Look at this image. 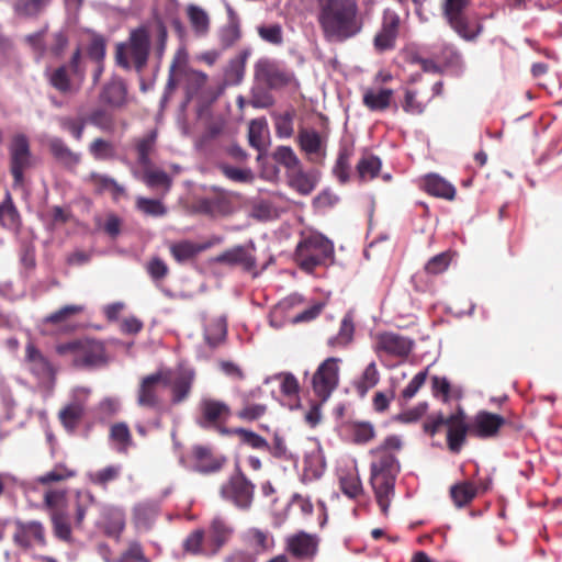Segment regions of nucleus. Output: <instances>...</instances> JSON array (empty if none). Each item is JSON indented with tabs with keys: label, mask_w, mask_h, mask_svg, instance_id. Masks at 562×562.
Returning <instances> with one entry per match:
<instances>
[{
	"label": "nucleus",
	"mask_w": 562,
	"mask_h": 562,
	"mask_svg": "<svg viewBox=\"0 0 562 562\" xmlns=\"http://www.w3.org/2000/svg\"><path fill=\"white\" fill-rule=\"evenodd\" d=\"M401 448V438L392 435L386 437L382 445L370 450L373 458L370 464V485L384 515L387 514L394 497L395 482L401 470L400 462L393 451H398Z\"/></svg>",
	"instance_id": "f257e3e1"
},
{
	"label": "nucleus",
	"mask_w": 562,
	"mask_h": 562,
	"mask_svg": "<svg viewBox=\"0 0 562 562\" xmlns=\"http://www.w3.org/2000/svg\"><path fill=\"white\" fill-rule=\"evenodd\" d=\"M317 21L325 38L345 42L362 30L357 0H321Z\"/></svg>",
	"instance_id": "f03ea898"
},
{
	"label": "nucleus",
	"mask_w": 562,
	"mask_h": 562,
	"mask_svg": "<svg viewBox=\"0 0 562 562\" xmlns=\"http://www.w3.org/2000/svg\"><path fill=\"white\" fill-rule=\"evenodd\" d=\"M150 53V33L144 25L130 32L126 42L116 45V64L125 70L134 68L142 72L148 63Z\"/></svg>",
	"instance_id": "7ed1b4c3"
},
{
	"label": "nucleus",
	"mask_w": 562,
	"mask_h": 562,
	"mask_svg": "<svg viewBox=\"0 0 562 562\" xmlns=\"http://www.w3.org/2000/svg\"><path fill=\"white\" fill-rule=\"evenodd\" d=\"M333 257V243L315 232L304 234L295 249V259L305 271H312L317 266L325 265Z\"/></svg>",
	"instance_id": "20e7f679"
},
{
	"label": "nucleus",
	"mask_w": 562,
	"mask_h": 562,
	"mask_svg": "<svg viewBox=\"0 0 562 562\" xmlns=\"http://www.w3.org/2000/svg\"><path fill=\"white\" fill-rule=\"evenodd\" d=\"M470 0H445L442 14L448 25L465 42H475L484 26L479 19L470 18L465 9Z\"/></svg>",
	"instance_id": "39448f33"
},
{
	"label": "nucleus",
	"mask_w": 562,
	"mask_h": 562,
	"mask_svg": "<svg viewBox=\"0 0 562 562\" xmlns=\"http://www.w3.org/2000/svg\"><path fill=\"white\" fill-rule=\"evenodd\" d=\"M60 356H70L76 367H99L108 362L104 345L94 339L72 340L56 346Z\"/></svg>",
	"instance_id": "423d86ee"
},
{
	"label": "nucleus",
	"mask_w": 562,
	"mask_h": 562,
	"mask_svg": "<svg viewBox=\"0 0 562 562\" xmlns=\"http://www.w3.org/2000/svg\"><path fill=\"white\" fill-rule=\"evenodd\" d=\"M52 87L64 94H72L80 90L85 77L86 68L81 63L80 49H77L68 65H61L55 69L46 71Z\"/></svg>",
	"instance_id": "0eeeda50"
},
{
	"label": "nucleus",
	"mask_w": 562,
	"mask_h": 562,
	"mask_svg": "<svg viewBox=\"0 0 562 562\" xmlns=\"http://www.w3.org/2000/svg\"><path fill=\"white\" fill-rule=\"evenodd\" d=\"M220 496L239 510H249L254 502L255 484L237 467L228 480L221 485Z\"/></svg>",
	"instance_id": "6e6552de"
},
{
	"label": "nucleus",
	"mask_w": 562,
	"mask_h": 562,
	"mask_svg": "<svg viewBox=\"0 0 562 562\" xmlns=\"http://www.w3.org/2000/svg\"><path fill=\"white\" fill-rule=\"evenodd\" d=\"M8 149L13 186L20 187L24 182V172L32 166V151L29 137L23 133L14 134Z\"/></svg>",
	"instance_id": "1a4fd4ad"
},
{
	"label": "nucleus",
	"mask_w": 562,
	"mask_h": 562,
	"mask_svg": "<svg viewBox=\"0 0 562 562\" xmlns=\"http://www.w3.org/2000/svg\"><path fill=\"white\" fill-rule=\"evenodd\" d=\"M339 361L340 360L338 358H327L319 364L313 374V391L322 402H326L330 397L334 390L338 386Z\"/></svg>",
	"instance_id": "9d476101"
},
{
	"label": "nucleus",
	"mask_w": 562,
	"mask_h": 562,
	"mask_svg": "<svg viewBox=\"0 0 562 562\" xmlns=\"http://www.w3.org/2000/svg\"><path fill=\"white\" fill-rule=\"evenodd\" d=\"M255 76L271 89H278L290 85L294 80V74L277 60L260 58L255 65Z\"/></svg>",
	"instance_id": "9b49d317"
},
{
	"label": "nucleus",
	"mask_w": 562,
	"mask_h": 562,
	"mask_svg": "<svg viewBox=\"0 0 562 562\" xmlns=\"http://www.w3.org/2000/svg\"><path fill=\"white\" fill-rule=\"evenodd\" d=\"M198 409L195 422L203 429L215 428L231 416V408L225 402L211 397H203Z\"/></svg>",
	"instance_id": "f8f14e48"
},
{
	"label": "nucleus",
	"mask_w": 562,
	"mask_h": 562,
	"mask_svg": "<svg viewBox=\"0 0 562 562\" xmlns=\"http://www.w3.org/2000/svg\"><path fill=\"white\" fill-rule=\"evenodd\" d=\"M401 18L392 9H385L382 15V24L380 31L374 36V48L382 53L391 50L395 47L398 35Z\"/></svg>",
	"instance_id": "ddd939ff"
},
{
	"label": "nucleus",
	"mask_w": 562,
	"mask_h": 562,
	"mask_svg": "<svg viewBox=\"0 0 562 562\" xmlns=\"http://www.w3.org/2000/svg\"><path fill=\"white\" fill-rule=\"evenodd\" d=\"M24 364L40 381H49L54 379L55 370L53 364L33 341H29L25 345Z\"/></svg>",
	"instance_id": "4468645a"
},
{
	"label": "nucleus",
	"mask_w": 562,
	"mask_h": 562,
	"mask_svg": "<svg viewBox=\"0 0 562 562\" xmlns=\"http://www.w3.org/2000/svg\"><path fill=\"white\" fill-rule=\"evenodd\" d=\"M13 542L15 546L22 549H30L35 546H44L45 531L43 525L35 520L27 522L16 520Z\"/></svg>",
	"instance_id": "2eb2a0df"
},
{
	"label": "nucleus",
	"mask_w": 562,
	"mask_h": 562,
	"mask_svg": "<svg viewBox=\"0 0 562 562\" xmlns=\"http://www.w3.org/2000/svg\"><path fill=\"white\" fill-rule=\"evenodd\" d=\"M168 385L169 379H166L162 372H156L142 379L137 390V404L146 408H156L159 405L158 386Z\"/></svg>",
	"instance_id": "dca6fc26"
},
{
	"label": "nucleus",
	"mask_w": 562,
	"mask_h": 562,
	"mask_svg": "<svg viewBox=\"0 0 562 562\" xmlns=\"http://www.w3.org/2000/svg\"><path fill=\"white\" fill-rule=\"evenodd\" d=\"M299 146L312 162H319L326 156V139L314 128H301L297 134Z\"/></svg>",
	"instance_id": "f3484780"
},
{
	"label": "nucleus",
	"mask_w": 562,
	"mask_h": 562,
	"mask_svg": "<svg viewBox=\"0 0 562 562\" xmlns=\"http://www.w3.org/2000/svg\"><path fill=\"white\" fill-rule=\"evenodd\" d=\"M378 350L387 355L405 358L414 346L413 340L395 333H383L378 337Z\"/></svg>",
	"instance_id": "a211bd4d"
},
{
	"label": "nucleus",
	"mask_w": 562,
	"mask_h": 562,
	"mask_svg": "<svg viewBox=\"0 0 562 562\" xmlns=\"http://www.w3.org/2000/svg\"><path fill=\"white\" fill-rule=\"evenodd\" d=\"M192 454L194 459L193 470L204 474L220 471L226 461L225 457L215 456L207 446H194Z\"/></svg>",
	"instance_id": "6ab92c4d"
},
{
	"label": "nucleus",
	"mask_w": 562,
	"mask_h": 562,
	"mask_svg": "<svg viewBox=\"0 0 562 562\" xmlns=\"http://www.w3.org/2000/svg\"><path fill=\"white\" fill-rule=\"evenodd\" d=\"M214 261L227 266H241L246 270H250L256 266V259L250 249L241 245L225 250Z\"/></svg>",
	"instance_id": "aec40b11"
},
{
	"label": "nucleus",
	"mask_w": 562,
	"mask_h": 562,
	"mask_svg": "<svg viewBox=\"0 0 562 562\" xmlns=\"http://www.w3.org/2000/svg\"><path fill=\"white\" fill-rule=\"evenodd\" d=\"M234 533V528L223 517L216 516L210 524L209 541L211 544V553L217 554L223 546H225Z\"/></svg>",
	"instance_id": "412c9836"
},
{
	"label": "nucleus",
	"mask_w": 562,
	"mask_h": 562,
	"mask_svg": "<svg viewBox=\"0 0 562 562\" xmlns=\"http://www.w3.org/2000/svg\"><path fill=\"white\" fill-rule=\"evenodd\" d=\"M142 170L143 172H139L136 167H132L133 176L136 179L142 180L148 188H164V194L169 192L172 184V179L166 171L154 169L153 167H143Z\"/></svg>",
	"instance_id": "4be33fe9"
},
{
	"label": "nucleus",
	"mask_w": 562,
	"mask_h": 562,
	"mask_svg": "<svg viewBox=\"0 0 562 562\" xmlns=\"http://www.w3.org/2000/svg\"><path fill=\"white\" fill-rule=\"evenodd\" d=\"M394 91L390 88H367L363 91L362 103L373 112L385 111L392 102Z\"/></svg>",
	"instance_id": "5701e85b"
},
{
	"label": "nucleus",
	"mask_w": 562,
	"mask_h": 562,
	"mask_svg": "<svg viewBox=\"0 0 562 562\" xmlns=\"http://www.w3.org/2000/svg\"><path fill=\"white\" fill-rule=\"evenodd\" d=\"M186 14L191 30L196 37L204 38L210 34L211 18L202 7L190 3L186 8Z\"/></svg>",
	"instance_id": "b1692460"
},
{
	"label": "nucleus",
	"mask_w": 562,
	"mask_h": 562,
	"mask_svg": "<svg viewBox=\"0 0 562 562\" xmlns=\"http://www.w3.org/2000/svg\"><path fill=\"white\" fill-rule=\"evenodd\" d=\"M291 188L302 195H308L314 191L318 182L317 172L305 171L302 166L286 175Z\"/></svg>",
	"instance_id": "393cba45"
},
{
	"label": "nucleus",
	"mask_w": 562,
	"mask_h": 562,
	"mask_svg": "<svg viewBox=\"0 0 562 562\" xmlns=\"http://www.w3.org/2000/svg\"><path fill=\"white\" fill-rule=\"evenodd\" d=\"M195 373L192 369H179L172 383V403L179 404L183 402L190 394Z\"/></svg>",
	"instance_id": "a878e982"
},
{
	"label": "nucleus",
	"mask_w": 562,
	"mask_h": 562,
	"mask_svg": "<svg viewBox=\"0 0 562 562\" xmlns=\"http://www.w3.org/2000/svg\"><path fill=\"white\" fill-rule=\"evenodd\" d=\"M157 142V132L155 130L149 131L142 137L134 140V148L136 151V164L140 168L153 167L150 155L155 151Z\"/></svg>",
	"instance_id": "bb28decb"
},
{
	"label": "nucleus",
	"mask_w": 562,
	"mask_h": 562,
	"mask_svg": "<svg viewBox=\"0 0 562 562\" xmlns=\"http://www.w3.org/2000/svg\"><path fill=\"white\" fill-rule=\"evenodd\" d=\"M183 551L191 555H204L213 557L211 553L210 541L205 536V531L202 528L194 529L190 532L182 542Z\"/></svg>",
	"instance_id": "cd10ccee"
},
{
	"label": "nucleus",
	"mask_w": 562,
	"mask_h": 562,
	"mask_svg": "<svg viewBox=\"0 0 562 562\" xmlns=\"http://www.w3.org/2000/svg\"><path fill=\"white\" fill-rule=\"evenodd\" d=\"M447 441L449 449L458 453L460 452L467 437L468 427L461 416H449Z\"/></svg>",
	"instance_id": "c85d7f7f"
},
{
	"label": "nucleus",
	"mask_w": 562,
	"mask_h": 562,
	"mask_svg": "<svg viewBox=\"0 0 562 562\" xmlns=\"http://www.w3.org/2000/svg\"><path fill=\"white\" fill-rule=\"evenodd\" d=\"M102 525L108 536H119L125 526L124 513L113 506L102 505L100 508Z\"/></svg>",
	"instance_id": "c756f323"
},
{
	"label": "nucleus",
	"mask_w": 562,
	"mask_h": 562,
	"mask_svg": "<svg viewBox=\"0 0 562 562\" xmlns=\"http://www.w3.org/2000/svg\"><path fill=\"white\" fill-rule=\"evenodd\" d=\"M326 462L321 448H314L304 457L303 480L314 481L319 479L325 471Z\"/></svg>",
	"instance_id": "7c9ffc66"
},
{
	"label": "nucleus",
	"mask_w": 562,
	"mask_h": 562,
	"mask_svg": "<svg viewBox=\"0 0 562 562\" xmlns=\"http://www.w3.org/2000/svg\"><path fill=\"white\" fill-rule=\"evenodd\" d=\"M504 422V418L499 415L483 412L475 417L472 430L479 437H492L498 431Z\"/></svg>",
	"instance_id": "2f4dec72"
},
{
	"label": "nucleus",
	"mask_w": 562,
	"mask_h": 562,
	"mask_svg": "<svg viewBox=\"0 0 562 562\" xmlns=\"http://www.w3.org/2000/svg\"><path fill=\"white\" fill-rule=\"evenodd\" d=\"M0 225L12 232H19L21 226L20 213L9 191H5L4 199L0 203Z\"/></svg>",
	"instance_id": "473e14b6"
},
{
	"label": "nucleus",
	"mask_w": 562,
	"mask_h": 562,
	"mask_svg": "<svg viewBox=\"0 0 562 562\" xmlns=\"http://www.w3.org/2000/svg\"><path fill=\"white\" fill-rule=\"evenodd\" d=\"M110 440L119 453H127L135 447L128 425L124 422L115 423L110 427Z\"/></svg>",
	"instance_id": "72a5a7b5"
},
{
	"label": "nucleus",
	"mask_w": 562,
	"mask_h": 562,
	"mask_svg": "<svg viewBox=\"0 0 562 562\" xmlns=\"http://www.w3.org/2000/svg\"><path fill=\"white\" fill-rule=\"evenodd\" d=\"M425 190L437 198L452 200L456 195V188L438 175H428L424 180Z\"/></svg>",
	"instance_id": "f704fd0d"
},
{
	"label": "nucleus",
	"mask_w": 562,
	"mask_h": 562,
	"mask_svg": "<svg viewBox=\"0 0 562 562\" xmlns=\"http://www.w3.org/2000/svg\"><path fill=\"white\" fill-rule=\"evenodd\" d=\"M209 244H196L191 240H181L170 245V254L179 263L194 258L201 251L207 249Z\"/></svg>",
	"instance_id": "c9c22d12"
},
{
	"label": "nucleus",
	"mask_w": 562,
	"mask_h": 562,
	"mask_svg": "<svg viewBox=\"0 0 562 562\" xmlns=\"http://www.w3.org/2000/svg\"><path fill=\"white\" fill-rule=\"evenodd\" d=\"M47 144L55 159L65 166H75L80 161V155L74 153L61 138L49 137Z\"/></svg>",
	"instance_id": "e433bc0d"
},
{
	"label": "nucleus",
	"mask_w": 562,
	"mask_h": 562,
	"mask_svg": "<svg viewBox=\"0 0 562 562\" xmlns=\"http://www.w3.org/2000/svg\"><path fill=\"white\" fill-rule=\"evenodd\" d=\"M126 94L125 85L120 80H114L104 86L100 99L108 105L120 108L125 103Z\"/></svg>",
	"instance_id": "4c0bfd02"
},
{
	"label": "nucleus",
	"mask_w": 562,
	"mask_h": 562,
	"mask_svg": "<svg viewBox=\"0 0 562 562\" xmlns=\"http://www.w3.org/2000/svg\"><path fill=\"white\" fill-rule=\"evenodd\" d=\"M288 548L295 557H311L316 551V541L312 536L300 532L289 539Z\"/></svg>",
	"instance_id": "58836bf2"
},
{
	"label": "nucleus",
	"mask_w": 562,
	"mask_h": 562,
	"mask_svg": "<svg viewBox=\"0 0 562 562\" xmlns=\"http://www.w3.org/2000/svg\"><path fill=\"white\" fill-rule=\"evenodd\" d=\"M355 333V324L353 316L351 312L345 314L340 322V327L337 335L330 337L327 341L328 346L334 348H342L346 347L353 337Z\"/></svg>",
	"instance_id": "ea45409f"
},
{
	"label": "nucleus",
	"mask_w": 562,
	"mask_h": 562,
	"mask_svg": "<svg viewBox=\"0 0 562 562\" xmlns=\"http://www.w3.org/2000/svg\"><path fill=\"white\" fill-rule=\"evenodd\" d=\"M268 134V125L265 119H255L250 121L248 126V140L251 147L259 151L265 150Z\"/></svg>",
	"instance_id": "a19ab883"
},
{
	"label": "nucleus",
	"mask_w": 562,
	"mask_h": 562,
	"mask_svg": "<svg viewBox=\"0 0 562 562\" xmlns=\"http://www.w3.org/2000/svg\"><path fill=\"white\" fill-rule=\"evenodd\" d=\"M226 318L221 316L211 321L204 329V339L211 348L217 347L226 337Z\"/></svg>",
	"instance_id": "79ce46f5"
},
{
	"label": "nucleus",
	"mask_w": 562,
	"mask_h": 562,
	"mask_svg": "<svg viewBox=\"0 0 562 562\" xmlns=\"http://www.w3.org/2000/svg\"><path fill=\"white\" fill-rule=\"evenodd\" d=\"M382 162L374 155H364L358 161L356 170L360 181H369L378 176L381 170Z\"/></svg>",
	"instance_id": "37998d69"
},
{
	"label": "nucleus",
	"mask_w": 562,
	"mask_h": 562,
	"mask_svg": "<svg viewBox=\"0 0 562 562\" xmlns=\"http://www.w3.org/2000/svg\"><path fill=\"white\" fill-rule=\"evenodd\" d=\"M90 181L98 192L102 193L109 191L112 193L115 200L125 193L124 187L119 184L113 178L106 175L92 172L90 175Z\"/></svg>",
	"instance_id": "c03bdc74"
},
{
	"label": "nucleus",
	"mask_w": 562,
	"mask_h": 562,
	"mask_svg": "<svg viewBox=\"0 0 562 562\" xmlns=\"http://www.w3.org/2000/svg\"><path fill=\"white\" fill-rule=\"evenodd\" d=\"M476 493V486L469 481L456 484L450 490L451 498L457 507L468 505L475 497Z\"/></svg>",
	"instance_id": "a18cd8bd"
},
{
	"label": "nucleus",
	"mask_w": 562,
	"mask_h": 562,
	"mask_svg": "<svg viewBox=\"0 0 562 562\" xmlns=\"http://www.w3.org/2000/svg\"><path fill=\"white\" fill-rule=\"evenodd\" d=\"M221 432L238 435L244 445H247L254 449H258V450L269 449L268 441L262 436H260L251 430H248L245 428H235L232 430L222 428Z\"/></svg>",
	"instance_id": "49530a36"
},
{
	"label": "nucleus",
	"mask_w": 562,
	"mask_h": 562,
	"mask_svg": "<svg viewBox=\"0 0 562 562\" xmlns=\"http://www.w3.org/2000/svg\"><path fill=\"white\" fill-rule=\"evenodd\" d=\"M339 483L341 492L351 499H356L363 494L362 482L357 470L341 476Z\"/></svg>",
	"instance_id": "de8ad7c7"
},
{
	"label": "nucleus",
	"mask_w": 562,
	"mask_h": 562,
	"mask_svg": "<svg viewBox=\"0 0 562 562\" xmlns=\"http://www.w3.org/2000/svg\"><path fill=\"white\" fill-rule=\"evenodd\" d=\"M273 159L286 169V175L302 166L301 160L290 146L277 147Z\"/></svg>",
	"instance_id": "09e8293b"
},
{
	"label": "nucleus",
	"mask_w": 562,
	"mask_h": 562,
	"mask_svg": "<svg viewBox=\"0 0 562 562\" xmlns=\"http://www.w3.org/2000/svg\"><path fill=\"white\" fill-rule=\"evenodd\" d=\"M217 37L223 49L233 47L241 38L240 24L225 23L217 30Z\"/></svg>",
	"instance_id": "8fccbe9b"
},
{
	"label": "nucleus",
	"mask_w": 562,
	"mask_h": 562,
	"mask_svg": "<svg viewBox=\"0 0 562 562\" xmlns=\"http://www.w3.org/2000/svg\"><path fill=\"white\" fill-rule=\"evenodd\" d=\"M351 155V150L347 147L340 148L338 153V157L333 167V173L340 183H346L349 180Z\"/></svg>",
	"instance_id": "3c124183"
},
{
	"label": "nucleus",
	"mask_w": 562,
	"mask_h": 562,
	"mask_svg": "<svg viewBox=\"0 0 562 562\" xmlns=\"http://www.w3.org/2000/svg\"><path fill=\"white\" fill-rule=\"evenodd\" d=\"M136 207L143 214L153 217L165 216L168 212L166 205L160 200L148 199L144 196H138L136 199Z\"/></svg>",
	"instance_id": "603ef678"
},
{
	"label": "nucleus",
	"mask_w": 562,
	"mask_h": 562,
	"mask_svg": "<svg viewBox=\"0 0 562 562\" xmlns=\"http://www.w3.org/2000/svg\"><path fill=\"white\" fill-rule=\"evenodd\" d=\"M379 380H380V374L376 369V364H375V362H370L366 367L360 380L356 384L358 393L361 396H364L370 389H372L373 386H375L378 384Z\"/></svg>",
	"instance_id": "864d4df0"
},
{
	"label": "nucleus",
	"mask_w": 562,
	"mask_h": 562,
	"mask_svg": "<svg viewBox=\"0 0 562 562\" xmlns=\"http://www.w3.org/2000/svg\"><path fill=\"white\" fill-rule=\"evenodd\" d=\"M441 57L447 67L453 69L456 72L463 70V57L458 47L453 44H443L441 47Z\"/></svg>",
	"instance_id": "5fc2aeb1"
},
{
	"label": "nucleus",
	"mask_w": 562,
	"mask_h": 562,
	"mask_svg": "<svg viewBox=\"0 0 562 562\" xmlns=\"http://www.w3.org/2000/svg\"><path fill=\"white\" fill-rule=\"evenodd\" d=\"M89 151L97 160H108L115 157L114 145L103 138L94 139L89 146Z\"/></svg>",
	"instance_id": "6e6d98bb"
},
{
	"label": "nucleus",
	"mask_w": 562,
	"mask_h": 562,
	"mask_svg": "<svg viewBox=\"0 0 562 562\" xmlns=\"http://www.w3.org/2000/svg\"><path fill=\"white\" fill-rule=\"evenodd\" d=\"M121 471V465H109L99 471L88 473V477L91 483L105 486L109 482L116 480Z\"/></svg>",
	"instance_id": "4d7b16f0"
},
{
	"label": "nucleus",
	"mask_w": 562,
	"mask_h": 562,
	"mask_svg": "<svg viewBox=\"0 0 562 562\" xmlns=\"http://www.w3.org/2000/svg\"><path fill=\"white\" fill-rule=\"evenodd\" d=\"M48 2L49 0H16L14 11L19 15L34 16L37 15Z\"/></svg>",
	"instance_id": "13d9d810"
},
{
	"label": "nucleus",
	"mask_w": 562,
	"mask_h": 562,
	"mask_svg": "<svg viewBox=\"0 0 562 562\" xmlns=\"http://www.w3.org/2000/svg\"><path fill=\"white\" fill-rule=\"evenodd\" d=\"M186 52L183 49H179L173 58V61L170 66V69H169V77H168V81H167V85L165 87V91H164V94L160 99V106L164 108L169 99H170V95L172 94V92L175 91L176 89V80H175V69L177 68L178 64L180 63L181 59H186Z\"/></svg>",
	"instance_id": "bf43d9fd"
},
{
	"label": "nucleus",
	"mask_w": 562,
	"mask_h": 562,
	"mask_svg": "<svg viewBox=\"0 0 562 562\" xmlns=\"http://www.w3.org/2000/svg\"><path fill=\"white\" fill-rule=\"evenodd\" d=\"M221 171L232 181L247 183L254 179L252 171L249 168H237L227 164L220 166Z\"/></svg>",
	"instance_id": "052dcab7"
},
{
	"label": "nucleus",
	"mask_w": 562,
	"mask_h": 562,
	"mask_svg": "<svg viewBox=\"0 0 562 562\" xmlns=\"http://www.w3.org/2000/svg\"><path fill=\"white\" fill-rule=\"evenodd\" d=\"M260 38L272 45L283 43V31L280 24L261 25L257 29Z\"/></svg>",
	"instance_id": "680f3d73"
},
{
	"label": "nucleus",
	"mask_w": 562,
	"mask_h": 562,
	"mask_svg": "<svg viewBox=\"0 0 562 562\" xmlns=\"http://www.w3.org/2000/svg\"><path fill=\"white\" fill-rule=\"evenodd\" d=\"M54 532L57 538L68 541L71 536V528L65 514L54 510L52 514Z\"/></svg>",
	"instance_id": "e2e57ef3"
},
{
	"label": "nucleus",
	"mask_w": 562,
	"mask_h": 562,
	"mask_svg": "<svg viewBox=\"0 0 562 562\" xmlns=\"http://www.w3.org/2000/svg\"><path fill=\"white\" fill-rule=\"evenodd\" d=\"M83 311H85L83 305H79V304L65 305V306L60 307L58 311L49 314L46 317V322L52 323V324H59L61 322L67 321L68 318H70L71 316H74L76 314L82 313Z\"/></svg>",
	"instance_id": "0e129e2a"
},
{
	"label": "nucleus",
	"mask_w": 562,
	"mask_h": 562,
	"mask_svg": "<svg viewBox=\"0 0 562 562\" xmlns=\"http://www.w3.org/2000/svg\"><path fill=\"white\" fill-rule=\"evenodd\" d=\"M249 400V396H244V403L245 406L237 412V417L247 420L252 422L256 419H259L261 416L265 415L267 407L263 404H247Z\"/></svg>",
	"instance_id": "69168bd1"
},
{
	"label": "nucleus",
	"mask_w": 562,
	"mask_h": 562,
	"mask_svg": "<svg viewBox=\"0 0 562 562\" xmlns=\"http://www.w3.org/2000/svg\"><path fill=\"white\" fill-rule=\"evenodd\" d=\"M278 379L280 380V389L281 392L286 396H294L299 392V382L296 378L291 373H280L274 375L273 378H267L265 383H269L271 380Z\"/></svg>",
	"instance_id": "338daca9"
},
{
	"label": "nucleus",
	"mask_w": 562,
	"mask_h": 562,
	"mask_svg": "<svg viewBox=\"0 0 562 562\" xmlns=\"http://www.w3.org/2000/svg\"><path fill=\"white\" fill-rule=\"evenodd\" d=\"M293 114L285 112L276 116V133L280 138H289L293 135Z\"/></svg>",
	"instance_id": "774afa93"
}]
</instances>
